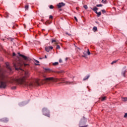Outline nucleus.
<instances>
[{
    "mask_svg": "<svg viewBox=\"0 0 127 127\" xmlns=\"http://www.w3.org/2000/svg\"><path fill=\"white\" fill-rule=\"evenodd\" d=\"M6 68H7L8 71H6L0 67V89H5L6 88L7 80L5 79V73H10L12 71L8 63H6Z\"/></svg>",
    "mask_w": 127,
    "mask_h": 127,
    "instance_id": "f257e3e1",
    "label": "nucleus"
},
{
    "mask_svg": "<svg viewBox=\"0 0 127 127\" xmlns=\"http://www.w3.org/2000/svg\"><path fill=\"white\" fill-rule=\"evenodd\" d=\"M23 73L24 74V76L19 78H16L15 80V82L20 85H23L25 86V87H34V83L31 82H28L26 80V78L29 77V72L28 71H23Z\"/></svg>",
    "mask_w": 127,
    "mask_h": 127,
    "instance_id": "f03ea898",
    "label": "nucleus"
},
{
    "mask_svg": "<svg viewBox=\"0 0 127 127\" xmlns=\"http://www.w3.org/2000/svg\"><path fill=\"white\" fill-rule=\"evenodd\" d=\"M61 80L59 78H55L53 77H47L44 79V82L45 83L50 84L52 82H59Z\"/></svg>",
    "mask_w": 127,
    "mask_h": 127,
    "instance_id": "7ed1b4c3",
    "label": "nucleus"
},
{
    "mask_svg": "<svg viewBox=\"0 0 127 127\" xmlns=\"http://www.w3.org/2000/svg\"><path fill=\"white\" fill-rule=\"evenodd\" d=\"M13 66L15 67V70H19L20 69V67L22 66V64L20 63V62H15L13 63Z\"/></svg>",
    "mask_w": 127,
    "mask_h": 127,
    "instance_id": "20e7f679",
    "label": "nucleus"
},
{
    "mask_svg": "<svg viewBox=\"0 0 127 127\" xmlns=\"http://www.w3.org/2000/svg\"><path fill=\"white\" fill-rule=\"evenodd\" d=\"M42 112L44 116H46V117H48V118H50V114L49 110L47 109L46 108H44L42 109Z\"/></svg>",
    "mask_w": 127,
    "mask_h": 127,
    "instance_id": "39448f33",
    "label": "nucleus"
},
{
    "mask_svg": "<svg viewBox=\"0 0 127 127\" xmlns=\"http://www.w3.org/2000/svg\"><path fill=\"white\" fill-rule=\"evenodd\" d=\"M19 56H20V57H22V58H23V59H24L26 61H29L30 60V59L29 58L23 55L20 54Z\"/></svg>",
    "mask_w": 127,
    "mask_h": 127,
    "instance_id": "423d86ee",
    "label": "nucleus"
},
{
    "mask_svg": "<svg viewBox=\"0 0 127 127\" xmlns=\"http://www.w3.org/2000/svg\"><path fill=\"white\" fill-rule=\"evenodd\" d=\"M0 122L2 123H7L8 122V119L6 118H4L0 119Z\"/></svg>",
    "mask_w": 127,
    "mask_h": 127,
    "instance_id": "0eeeda50",
    "label": "nucleus"
},
{
    "mask_svg": "<svg viewBox=\"0 0 127 127\" xmlns=\"http://www.w3.org/2000/svg\"><path fill=\"white\" fill-rule=\"evenodd\" d=\"M64 6H65V3H64V2H61L57 4L58 8H61V7H62Z\"/></svg>",
    "mask_w": 127,
    "mask_h": 127,
    "instance_id": "6e6552de",
    "label": "nucleus"
},
{
    "mask_svg": "<svg viewBox=\"0 0 127 127\" xmlns=\"http://www.w3.org/2000/svg\"><path fill=\"white\" fill-rule=\"evenodd\" d=\"M86 124V122L84 123V120H81L79 123V126H84Z\"/></svg>",
    "mask_w": 127,
    "mask_h": 127,
    "instance_id": "1a4fd4ad",
    "label": "nucleus"
},
{
    "mask_svg": "<svg viewBox=\"0 0 127 127\" xmlns=\"http://www.w3.org/2000/svg\"><path fill=\"white\" fill-rule=\"evenodd\" d=\"M92 10H93L95 12V13L97 12V10H98V8L97 7H94L93 8H91Z\"/></svg>",
    "mask_w": 127,
    "mask_h": 127,
    "instance_id": "9d476101",
    "label": "nucleus"
},
{
    "mask_svg": "<svg viewBox=\"0 0 127 127\" xmlns=\"http://www.w3.org/2000/svg\"><path fill=\"white\" fill-rule=\"evenodd\" d=\"M89 78H90V75H88L86 76H85L83 78V81H86V80H88L89 79Z\"/></svg>",
    "mask_w": 127,
    "mask_h": 127,
    "instance_id": "9b49d317",
    "label": "nucleus"
},
{
    "mask_svg": "<svg viewBox=\"0 0 127 127\" xmlns=\"http://www.w3.org/2000/svg\"><path fill=\"white\" fill-rule=\"evenodd\" d=\"M123 102H127V97H122Z\"/></svg>",
    "mask_w": 127,
    "mask_h": 127,
    "instance_id": "f8f14e48",
    "label": "nucleus"
},
{
    "mask_svg": "<svg viewBox=\"0 0 127 127\" xmlns=\"http://www.w3.org/2000/svg\"><path fill=\"white\" fill-rule=\"evenodd\" d=\"M45 50L47 51V52H49V51H50V49H49V47H46L45 48Z\"/></svg>",
    "mask_w": 127,
    "mask_h": 127,
    "instance_id": "ddd939ff",
    "label": "nucleus"
},
{
    "mask_svg": "<svg viewBox=\"0 0 127 127\" xmlns=\"http://www.w3.org/2000/svg\"><path fill=\"white\" fill-rule=\"evenodd\" d=\"M126 71L124 70L122 72V74L123 75V76H124V77H126Z\"/></svg>",
    "mask_w": 127,
    "mask_h": 127,
    "instance_id": "4468645a",
    "label": "nucleus"
},
{
    "mask_svg": "<svg viewBox=\"0 0 127 127\" xmlns=\"http://www.w3.org/2000/svg\"><path fill=\"white\" fill-rule=\"evenodd\" d=\"M96 13L97 14L98 17H100L101 14H102V13H101V12H98V11H97V12H96Z\"/></svg>",
    "mask_w": 127,
    "mask_h": 127,
    "instance_id": "2eb2a0df",
    "label": "nucleus"
},
{
    "mask_svg": "<svg viewBox=\"0 0 127 127\" xmlns=\"http://www.w3.org/2000/svg\"><path fill=\"white\" fill-rule=\"evenodd\" d=\"M93 30L95 31V32H96V31L98 30V28L97 27H94L93 28Z\"/></svg>",
    "mask_w": 127,
    "mask_h": 127,
    "instance_id": "dca6fc26",
    "label": "nucleus"
},
{
    "mask_svg": "<svg viewBox=\"0 0 127 127\" xmlns=\"http://www.w3.org/2000/svg\"><path fill=\"white\" fill-rule=\"evenodd\" d=\"M59 64V63L58 62H55L53 63V66H57V65H58Z\"/></svg>",
    "mask_w": 127,
    "mask_h": 127,
    "instance_id": "f3484780",
    "label": "nucleus"
},
{
    "mask_svg": "<svg viewBox=\"0 0 127 127\" xmlns=\"http://www.w3.org/2000/svg\"><path fill=\"white\" fill-rule=\"evenodd\" d=\"M29 7V6H28V5H26L25 6V10H28Z\"/></svg>",
    "mask_w": 127,
    "mask_h": 127,
    "instance_id": "a211bd4d",
    "label": "nucleus"
},
{
    "mask_svg": "<svg viewBox=\"0 0 127 127\" xmlns=\"http://www.w3.org/2000/svg\"><path fill=\"white\" fill-rule=\"evenodd\" d=\"M53 42H55V44H57L58 43L57 42V41H56V40H53L52 41V43H53Z\"/></svg>",
    "mask_w": 127,
    "mask_h": 127,
    "instance_id": "6ab92c4d",
    "label": "nucleus"
},
{
    "mask_svg": "<svg viewBox=\"0 0 127 127\" xmlns=\"http://www.w3.org/2000/svg\"><path fill=\"white\" fill-rule=\"evenodd\" d=\"M45 70H47L48 71H49V72H54V71L49 68H46Z\"/></svg>",
    "mask_w": 127,
    "mask_h": 127,
    "instance_id": "aec40b11",
    "label": "nucleus"
},
{
    "mask_svg": "<svg viewBox=\"0 0 127 127\" xmlns=\"http://www.w3.org/2000/svg\"><path fill=\"white\" fill-rule=\"evenodd\" d=\"M118 62V61H114L112 62L111 64L113 65V64H115V63H117Z\"/></svg>",
    "mask_w": 127,
    "mask_h": 127,
    "instance_id": "412c9836",
    "label": "nucleus"
},
{
    "mask_svg": "<svg viewBox=\"0 0 127 127\" xmlns=\"http://www.w3.org/2000/svg\"><path fill=\"white\" fill-rule=\"evenodd\" d=\"M87 55H91V53L90 52V50H89V49H87Z\"/></svg>",
    "mask_w": 127,
    "mask_h": 127,
    "instance_id": "4be33fe9",
    "label": "nucleus"
},
{
    "mask_svg": "<svg viewBox=\"0 0 127 127\" xmlns=\"http://www.w3.org/2000/svg\"><path fill=\"white\" fill-rule=\"evenodd\" d=\"M96 6H97V7H100V6H103V4H97Z\"/></svg>",
    "mask_w": 127,
    "mask_h": 127,
    "instance_id": "5701e85b",
    "label": "nucleus"
},
{
    "mask_svg": "<svg viewBox=\"0 0 127 127\" xmlns=\"http://www.w3.org/2000/svg\"><path fill=\"white\" fill-rule=\"evenodd\" d=\"M84 8H85V9H88V6L87 5H84L83 6Z\"/></svg>",
    "mask_w": 127,
    "mask_h": 127,
    "instance_id": "b1692460",
    "label": "nucleus"
},
{
    "mask_svg": "<svg viewBox=\"0 0 127 127\" xmlns=\"http://www.w3.org/2000/svg\"><path fill=\"white\" fill-rule=\"evenodd\" d=\"M59 79H60L61 80L60 81V82H64V78H59Z\"/></svg>",
    "mask_w": 127,
    "mask_h": 127,
    "instance_id": "393cba45",
    "label": "nucleus"
},
{
    "mask_svg": "<svg viewBox=\"0 0 127 127\" xmlns=\"http://www.w3.org/2000/svg\"><path fill=\"white\" fill-rule=\"evenodd\" d=\"M50 8H51V9H52L53 8H54V6H53V5H50Z\"/></svg>",
    "mask_w": 127,
    "mask_h": 127,
    "instance_id": "a878e982",
    "label": "nucleus"
},
{
    "mask_svg": "<svg viewBox=\"0 0 127 127\" xmlns=\"http://www.w3.org/2000/svg\"><path fill=\"white\" fill-rule=\"evenodd\" d=\"M106 1H107V0H102V3H106Z\"/></svg>",
    "mask_w": 127,
    "mask_h": 127,
    "instance_id": "bb28decb",
    "label": "nucleus"
},
{
    "mask_svg": "<svg viewBox=\"0 0 127 127\" xmlns=\"http://www.w3.org/2000/svg\"><path fill=\"white\" fill-rule=\"evenodd\" d=\"M57 49H60V46H59V45H57Z\"/></svg>",
    "mask_w": 127,
    "mask_h": 127,
    "instance_id": "cd10ccee",
    "label": "nucleus"
},
{
    "mask_svg": "<svg viewBox=\"0 0 127 127\" xmlns=\"http://www.w3.org/2000/svg\"><path fill=\"white\" fill-rule=\"evenodd\" d=\"M102 12H103V13H106V10L103 9L101 10Z\"/></svg>",
    "mask_w": 127,
    "mask_h": 127,
    "instance_id": "c85d7f7f",
    "label": "nucleus"
},
{
    "mask_svg": "<svg viewBox=\"0 0 127 127\" xmlns=\"http://www.w3.org/2000/svg\"><path fill=\"white\" fill-rule=\"evenodd\" d=\"M11 89H12V90H15V89H16V86H13V87H12L11 88Z\"/></svg>",
    "mask_w": 127,
    "mask_h": 127,
    "instance_id": "c756f323",
    "label": "nucleus"
},
{
    "mask_svg": "<svg viewBox=\"0 0 127 127\" xmlns=\"http://www.w3.org/2000/svg\"><path fill=\"white\" fill-rule=\"evenodd\" d=\"M23 64H24V65L25 66H29V64H28L24 63Z\"/></svg>",
    "mask_w": 127,
    "mask_h": 127,
    "instance_id": "7c9ffc66",
    "label": "nucleus"
},
{
    "mask_svg": "<svg viewBox=\"0 0 127 127\" xmlns=\"http://www.w3.org/2000/svg\"><path fill=\"white\" fill-rule=\"evenodd\" d=\"M64 83H65V84H71V82H68V81H65V82H64Z\"/></svg>",
    "mask_w": 127,
    "mask_h": 127,
    "instance_id": "2f4dec72",
    "label": "nucleus"
},
{
    "mask_svg": "<svg viewBox=\"0 0 127 127\" xmlns=\"http://www.w3.org/2000/svg\"><path fill=\"white\" fill-rule=\"evenodd\" d=\"M50 23H51V22H49V21H47L46 22V24H50Z\"/></svg>",
    "mask_w": 127,
    "mask_h": 127,
    "instance_id": "473e14b6",
    "label": "nucleus"
},
{
    "mask_svg": "<svg viewBox=\"0 0 127 127\" xmlns=\"http://www.w3.org/2000/svg\"><path fill=\"white\" fill-rule=\"evenodd\" d=\"M49 49H51V50H52V49H53V47L50 46V47H49Z\"/></svg>",
    "mask_w": 127,
    "mask_h": 127,
    "instance_id": "72a5a7b5",
    "label": "nucleus"
},
{
    "mask_svg": "<svg viewBox=\"0 0 127 127\" xmlns=\"http://www.w3.org/2000/svg\"><path fill=\"white\" fill-rule=\"evenodd\" d=\"M74 19H75V21L77 22L78 19H77V17H76V16H74Z\"/></svg>",
    "mask_w": 127,
    "mask_h": 127,
    "instance_id": "f704fd0d",
    "label": "nucleus"
},
{
    "mask_svg": "<svg viewBox=\"0 0 127 127\" xmlns=\"http://www.w3.org/2000/svg\"><path fill=\"white\" fill-rule=\"evenodd\" d=\"M106 97H103L102 101H105V100H106Z\"/></svg>",
    "mask_w": 127,
    "mask_h": 127,
    "instance_id": "c9c22d12",
    "label": "nucleus"
},
{
    "mask_svg": "<svg viewBox=\"0 0 127 127\" xmlns=\"http://www.w3.org/2000/svg\"><path fill=\"white\" fill-rule=\"evenodd\" d=\"M35 62H36V63H39V61H38L36 60H35Z\"/></svg>",
    "mask_w": 127,
    "mask_h": 127,
    "instance_id": "e433bc0d",
    "label": "nucleus"
},
{
    "mask_svg": "<svg viewBox=\"0 0 127 127\" xmlns=\"http://www.w3.org/2000/svg\"><path fill=\"white\" fill-rule=\"evenodd\" d=\"M124 118H127V113H126L124 115Z\"/></svg>",
    "mask_w": 127,
    "mask_h": 127,
    "instance_id": "4c0bfd02",
    "label": "nucleus"
},
{
    "mask_svg": "<svg viewBox=\"0 0 127 127\" xmlns=\"http://www.w3.org/2000/svg\"><path fill=\"white\" fill-rule=\"evenodd\" d=\"M60 63H62V60L61 59L59 60Z\"/></svg>",
    "mask_w": 127,
    "mask_h": 127,
    "instance_id": "58836bf2",
    "label": "nucleus"
},
{
    "mask_svg": "<svg viewBox=\"0 0 127 127\" xmlns=\"http://www.w3.org/2000/svg\"><path fill=\"white\" fill-rule=\"evenodd\" d=\"M49 18H53V16H52V15H50Z\"/></svg>",
    "mask_w": 127,
    "mask_h": 127,
    "instance_id": "ea45409f",
    "label": "nucleus"
},
{
    "mask_svg": "<svg viewBox=\"0 0 127 127\" xmlns=\"http://www.w3.org/2000/svg\"><path fill=\"white\" fill-rule=\"evenodd\" d=\"M87 55L82 56V57H86Z\"/></svg>",
    "mask_w": 127,
    "mask_h": 127,
    "instance_id": "a19ab883",
    "label": "nucleus"
},
{
    "mask_svg": "<svg viewBox=\"0 0 127 127\" xmlns=\"http://www.w3.org/2000/svg\"><path fill=\"white\" fill-rule=\"evenodd\" d=\"M13 56H15V53H13Z\"/></svg>",
    "mask_w": 127,
    "mask_h": 127,
    "instance_id": "79ce46f5",
    "label": "nucleus"
},
{
    "mask_svg": "<svg viewBox=\"0 0 127 127\" xmlns=\"http://www.w3.org/2000/svg\"><path fill=\"white\" fill-rule=\"evenodd\" d=\"M45 58L46 59H47V56H46V55L45 56Z\"/></svg>",
    "mask_w": 127,
    "mask_h": 127,
    "instance_id": "37998d69",
    "label": "nucleus"
},
{
    "mask_svg": "<svg viewBox=\"0 0 127 127\" xmlns=\"http://www.w3.org/2000/svg\"><path fill=\"white\" fill-rule=\"evenodd\" d=\"M39 59L41 60V59H44V58H40Z\"/></svg>",
    "mask_w": 127,
    "mask_h": 127,
    "instance_id": "c03bdc74",
    "label": "nucleus"
},
{
    "mask_svg": "<svg viewBox=\"0 0 127 127\" xmlns=\"http://www.w3.org/2000/svg\"><path fill=\"white\" fill-rule=\"evenodd\" d=\"M36 65H39V64H36Z\"/></svg>",
    "mask_w": 127,
    "mask_h": 127,
    "instance_id": "a18cd8bd",
    "label": "nucleus"
},
{
    "mask_svg": "<svg viewBox=\"0 0 127 127\" xmlns=\"http://www.w3.org/2000/svg\"><path fill=\"white\" fill-rule=\"evenodd\" d=\"M66 34H68V33H66Z\"/></svg>",
    "mask_w": 127,
    "mask_h": 127,
    "instance_id": "49530a36",
    "label": "nucleus"
}]
</instances>
